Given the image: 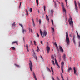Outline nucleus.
<instances>
[{"label": "nucleus", "mask_w": 80, "mask_h": 80, "mask_svg": "<svg viewBox=\"0 0 80 80\" xmlns=\"http://www.w3.org/2000/svg\"><path fill=\"white\" fill-rule=\"evenodd\" d=\"M74 5L75 7V9L76 12H78V6H77V2L76 1H74Z\"/></svg>", "instance_id": "20e7f679"}, {"label": "nucleus", "mask_w": 80, "mask_h": 80, "mask_svg": "<svg viewBox=\"0 0 80 80\" xmlns=\"http://www.w3.org/2000/svg\"><path fill=\"white\" fill-rule=\"evenodd\" d=\"M54 45H55V46H56V49H57V50L58 51V52H59V49H58V46H57V43L56 42L54 43Z\"/></svg>", "instance_id": "9d476101"}, {"label": "nucleus", "mask_w": 80, "mask_h": 80, "mask_svg": "<svg viewBox=\"0 0 80 80\" xmlns=\"http://www.w3.org/2000/svg\"><path fill=\"white\" fill-rule=\"evenodd\" d=\"M26 15H28V12H26Z\"/></svg>", "instance_id": "5fc2aeb1"}, {"label": "nucleus", "mask_w": 80, "mask_h": 80, "mask_svg": "<svg viewBox=\"0 0 80 80\" xmlns=\"http://www.w3.org/2000/svg\"><path fill=\"white\" fill-rule=\"evenodd\" d=\"M52 73H54L53 71H52Z\"/></svg>", "instance_id": "680f3d73"}, {"label": "nucleus", "mask_w": 80, "mask_h": 80, "mask_svg": "<svg viewBox=\"0 0 80 80\" xmlns=\"http://www.w3.org/2000/svg\"><path fill=\"white\" fill-rule=\"evenodd\" d=\"M32 75L34 77V78H35V80H37V77H36V76L35 75V72H33V73Z\"/></svg>", "instance_id": "9b49d317"}, {"label": "nucleus", "mask_w": 80, "mask_h": 80, "mask_svg": "<svg viewBox=\"0 0 80 80\" xmlns=\"http://www.w3.org/2000/svg\"><path fill=\"white\" fill-rule=\"evenodd\" d=\"M61 7L62 8V9L63 12L64 13L65 15H66V10L65 8V7L64 6V5L62 2H61Z\"/></svg>", "instance_id": "7ed1b4c3"}, {"label": "nucleus", "mask_w": 80, "mask_h": 80, "mask_svg": "<svg viewBox=\"0 0 80 80\" xmlns=\"http://www.w3.org/2000/svg\"><path fill=\"white\" fill-rule=\"evenodd\" d=\"M41 58H42V60H43V57L42 56H41Z\"/></svg>", "instance_id": "de8ad7c7"}, {"label": "nucleus", "mask_w": 80, "mask_h": 80, "mask_svg": "<svg viewBox=\"0 0 80 80\" xmlns=\"http://www.w3.org/2000/svg\"><path fill=\"white\" fill-rule=\"evenodd\" d=\"M12 26V27H15V22H13Z\"/></svg>", "instance_id": "a878e982"}, {"label": "nucleus", "mask_w": 80, "mask_h": 80, "mask_svg": "<svg viewBox=\"0 0 80 80\" xmlns=\"http://www.w3.org/2000/svg\"><path fill=\"white\" fill-rule=\"evenodd\" d=\"M21 5H22V2H21L20 3V6H21Z\"/></svg>", "instance_id": "864d4df0"}, {"label": "nucleus", "mask_w": 80, "mask_h": 80, "mask_svg": "<svg viewBox=\"0 0 80 80\" xmlns=\"http://www.w3.org/2000/svg\"><path fill=\"white\" fill-rule=\"evenodd\" d=\"M19 25L22 28H23V25H22L21 24H19Z\"/></svg>", "instance_id": "e433bc0d"}, {"label": "nucleus", "mask_w": 80, "mask_h": 80, "mask_svg": "<svg viewBox=\"0 0 80 80\" xmlns=\"http://www.w3.org/2000/svg\"><path fill=\"white\" fill-rule=\"evenodd\" d=\"M61 68V70L62 72L63 73V68Z\"/></svg>", "instance_id": "72a5a7b5"}, {"label": "nucleus", "mask_w": 80, "mask_h": 80, "mask_svg": "<svg viewBox=\"0 0 80 80\" xmlns=\"http://www.w3.org/2000/svg\"><path fill=\"white\" fill-rule=\"evenodd\" d=\"M66 42H67V45H68L70 43V40L68 38V32H66Z\"/></svg>", "instance_id": "f257e3e1"}, {"label": "nucleus", "mask_w": 80, "mask_h": 80, "mask_svg": "<svg viewBox=\"0 0 80 80\" xmlns=\"http://www.w3.org/2000/svg\"><path fill=\"white\" fill-rule=\"evenodd\" d=\"M32 25H33V27H35V22H34V20H33V18L32 19Z\"/></svg>", "instance_id": "2eb2a0df"}, {"label": "nucleus", "mask_w": 80, "mask_h": 80, "mask_svg": "<svg viewBox=\"0 0 80 80\" xmlns=\"http://www.w3.org/2000/svg\"><path fill=\"white\" fill-rule=\"evenodd\" d=\"M15 66H16V67H20V66H19V65H17L16 64H15Z\"/></svg>", "instance_id": "7c9ffc66"}, {"label": "nucleus", "mask_w": 80, "mask_h": 80, "mask_svg": "<svg viewBox=\"0 0 80 80\" xmlns=\"http://www.w3.org/2000/svg\"><path fill=\"white\" fill-rule=\"evenodd\" d=\"M53 9H52V10H51V12L52 13H53Z\"/></svg>", "instance_id": "8fccbe9b"}, {"label": "nucleus", "mask_w": 80, "mask_h": 80, "mask_svg": "<svg viewBox=\"0 0 80 80\" xmlns=\"http://www.w3.org/2000/svg\"><path fill=\"white\" fill-rule=\"evenodd\" d=\"M51 22H52V25H53V19H51Z\"/></svg>", "instance_id": "4c0bfd02"}, {"label": "nucleus", "mask_w": 80, "mask_h": 80, "mask_svg": "<svg viewBox=\"0 0 80 80\" xmlns=\"http://www.w3.org/2000/svg\"><path fill=\"white\" fill-rule=\"evenodd\" d=\"M38 13H40V11H38Z\"/></svg>", "instance_id": "0e129e2a"}, {"label": "nucleus", "mask_w": 80, "mask_h": 80, "mask_svg": "<svg viewBox=\"0 0 80 80\" xmlns=\"http://www.w3.org/2000/svg\"><path fill=\"white\" fill-rule=\"evenodd\" d=\"M15 43H16V45H18V42H17V41H14V42H13L12 43V45H13V44H14Z\"/></svg>", "instance_id": "dca6fc26"}, {"label": "nucleus", "mask_w": 80, "mask_h": 80, "mask_svg": "<svg viewBox=\"0 0 80 80\" xmlns=\"http://www.w3.org/2000/svg\"><path fill=\"white\" fill-rule=\"evenodd\" d=\"M36 51H37V52H38V49H37V50H36Z\"/></svg>", "instance_id": "052dcab7"}, {"label": "nucleus", "mask_w": 80, "mask_h": 80, "mask_svg": "<svg viewBox=\"0 0 80 80\" xmlns=\"http://www.w3.org/2000/svg\"><path fill=\"white\" fill-rule=\"evenodd\" d=\"M37 48L39 50H40V49H39V48H38V47H37Z\"/></svg>", "instance_id": "4d7b16f0"}, {"label": "nucleus", "mask_w": 80, "mask_h": 80, "mask_svg": "<svg viewBox=\"0 0 80 80\" xmlns=\"http://www.w3.org/2000/svg\"><path fill=\"white\" fill-rule=\"evenodd\" d=\"M46 18L47 20H48V22H49V18H48V16H47V15H46Z\"/></svg>", "instance_id": "6ab92c4d"}, {"label": "nucleus", "mask_w": 80, "mask_h": 80, "mask_svg": "<svg viewBox=\"0 0 80 80\" xmlns=\"http://www.w3.org/2000/svg\"><path fill=\"white\" fill-rule=\"evenodd\" d=\"M52 65H55V62H54V61L52 60Z\"/></svg>", "instance_id": "cd10ccee"}, {"label": "nucleus", "mask_w": 80, "mask_h": 80, "mask_svg": "<svg viewBox=\"0 0 80 80\" xmlns=\"http://www.w3.org/2000/svg\"><path fill=\"white\" fill-rule=\"evenodd\" d=\"M52 80H55V79H54V78L53 77V76L52 77Z\"/></svg>", "instance_id": "49530a36"}, {"label": "nucleus", "mask_w": 80, "mask_h": 80, "mask_svg": "<svg viewBox=\"0 0 80 80\" xmlns=\"http://www.w3.org/2000/svg\"><path fill=\"white\" fill-rule=\"evenodd\" d=\"M52 28L53 32H55V29H54V28H52Z\"/></svg>", "instance_id": "473e14b6"}, {"label": "nucleus", "mask_w": 80, "mask_h": 80, "mask_svg": "<svg viewBox=\"0 0 80 80\" xmlns=\"http://www.w3.org/2000/svg\"><path fill=\"white\" fill-rule=\"evenodd\" d=\"M42 34L43 36H45L46 37V35H47V32L45 30H44L43 32H42Z\"/></svg>", "instance_id": "6e6552de"}, {"label": "nucleus", "mask_w": 80, "mask_h": 80, "mask_svg": "<svg viewBox=\"0 0 80 80\" xmlns=\"http://www.w3.org/2000/svg\"><path fill=\"white\" fill-rule=\"evenodd\" d=\"M63 59L65 61L66 60V55L65 54H64L63 56Z\"/></svg>", "instance_id": "ddd939ff"}, {"label": "nucleus", "mask_w": 80, "mask_h": 80, "mask_svg": "<svg viewBox=\"0 0 80 80\" xmlns=\"http://www.w3.org/2000/svg\"><path fill=\"white\" fill-rule=\"evenodd\" d=\"M75 36H73V38L72 40L73 41V42L74 45H76V43H75Z\"/></svg>", "instance_id": "4468645a"}, {"label": "nucleus", "mask_w": 80, "mask_h": 80, "mask_svg": "<svg viewBox=\"0 0 80 80\" xmlns=\"http://www.w3.org/2000/svg\"><path fill=\"white\" fill-rule=\"evenodd\" d=\"M40 43H41V44L42 45H43V42H42V41H41V42H40Z\"/></svg>", "instance_id": "09e8293b"}, {"label": "nucleus", "mask_w": 80, "mask_h": 80, "mask_svg": "<svg viewBox=\"0 0 80 80\" xmlns=\"http://www.w3.org/2000/svg\"><path fill=\"white\" fill-rule=\"evenodd\" d=\"M59 48L60 50V51H61V52H63V48H62V47L60 46H59Z\"/></svg>", "instance_id": "f8f14e48"}, {"label": "nucleus", "mask_w": 80, "mask_h": 80, "mask_svg": "<svg viewBox=\"0 0 80 80\" xmlns=\"http://www.w3.org/2000/svg\"><path fill=\"white\" fill-rule=\"evenodd\" d=\"M55 64H56V65H57V66L59 68H60V66L58 65V62H57V61L56 58L55 59Z\"/></svg>", "instance_id": "1a4fd4ad"}, {"label": "nucleus", "mask_w": 80, "mask_h": 80, "mask_svg": "<svg viewBox=\"0 0 80 80\" xmlns=\"http://www.w3.org/2000/svg\"><path fill=\"white\" fill-rule=\"evenodd\" d=\"M51 58L53 59V60H54V57L53 56H51Z\"/></svg>", "instance_id": "79ce46f5"}, {"label": "nucleus", "mask_w": 80, "mask_h": 80, "mask_svg": "<svg viewBox=\"0 0 80 80\" xmlns=\"http://www.w3.org/2000/svg\"><path fill=\"white\" fill-rule=\"evenodd\" d=\"M36 3L37 4V5H38V0H36Z\"/></svg>", "instance_id": "c756f323"}, {"label": "nucleus", "mask_w": 80, "mask_h": 80, "mask_svg": "<svg viewBox=\"0 0 80 80\" xmlns=\"http://www.w3.org/2000/svg\"><path fill=\"white\" fill-rule=\"evenodd\" d=\"M30 43L31 44H32V41H30Z\"/></svg>", "instance_id": "13d9d810"}, {"label": "nucleus", "mask_w": 80, "mask_h": 80, "mask_svg": "<svg viewBox=\"0 0 80 80\" xmlns=\"http://www.w3.org/2000/svg\"><path fill=\"white\" fill-rule=\"evenodd\" d=\"M68 72H69L70 71V70H72V68L71 67H69L68 68Z\"/></svg>", "instance_id": "412c9836"}, {"label": "nucleus", "mask_w": 80, "mask_h": 80, "mask_svg": "<svg viewBox=\"0 0 80 80\" xmlns=\"http://www.w3.org/2000/svg\"><path fill=\"white\" fill-rule=\"evenodd\" d=\"M29 68L31 71H33L32 69L33 68V65H32V62L30 60V63L29 64Z\"/></svg>", "instance_id": "39448f33"}, {"label": "nucleus", "mask_w": 80, "mask_h": 80, "mask_svg": "<svg viewBox=\"0 0 80 80\" xmlns=\"http://www.w3.org/2000/svg\"><path fill=\"white\" fill-rule=\"evenodd\" d=\"M73 70L74 74L75 75L76 74L77 76L78 75V74L77 73V71L75 69V67H73Z\"/></svg>", "instance_id": "0eeeda50"}, {"label": "nucleus", "mask_w": 80, "mask_h": 80, "mask_svg": "<svg viewBox=\"0 0 80 80\" xmlns=\"http://www.w3.org/2000/svg\"><path fill=\"white\" fill-rule=\"evenodd\" d=\"M66 5H68V2H67V0H65Z\"/></svg>", "instance_id": "ea45409f"}, {"label": "nucleus", "mask_w": 80, "mask_h": 80, "mask_svg": "<svg viewBox=\"0 0 80 80\" xmlns=\"http://www.w3.org/2000/svg\"><path fill=\"white\" fill-rule=\"evenodd\" d=\"M77 32H78L77 31H76V33H77Z\"/></svg>", "instance_id": "774afa93"}, {"label": "nucleus", "mask_w": 80, "mask_h": 80, "mask_svg": "<svg viewBox=\"0 0 80 80\" xmlns=\"http://www.w3.org/2000/svg\"><path fill=\"white\" fill-rule=\"evenodd\" d=\"M11 48H12V49L13 50H15V48H14V47H12Z\"/></svg>", "instance_id": "f704fd0d"}, {"label": "nucleus", "mask_w": 80, "mask_h": 80, "mask_svg": "<svg viewBox=\"0 0 80 80\" xmlns=\"http://www.w3.org/2000/svg\"><path fill=\"white\" fill-rule=\"evenodd\" d=\"M23 41H25V38H23Z\"/></svg>", "instance_id": "6e6d98bb"}, {"label": "nucleus", "mask_w": 80, "mask_h": 80, "mask_svg": "<svg viewBox=\"0 0 80 80\" xmlns=\"http://www.w3.org/2000/svg\"><path fill=\"white\" fill-rule=\"evenodd\" d=\"M51 70H52V72H53V68H52V67H51Z\"/></svg>", "instance_id": "a18cd8bd"}, {"label": "nucleus", "mask_w": 80, "mask_h": 80, "mask_svg": "<svg viewBox=\"0 0 80 80\" xmlns=\"http://www.w3.org/2000/svg\"><path fill=\"white\" fill-rule=\"evenodd\" d=\"M52 74L53 75H54L53 73H52Z\"/></svg>", "instance_id": "69168bd1"}, {"label": "nucleus", "mask_w": 80, "mask_h": 80, "mask_svg": "<svg viewBox=\"0 0 80 80\" xmlns=\"http://www.w3.org/2000/svg\"><path fill=\"white\" fill-rule=\"evenodd\" d=\"M29 30L30 32H31V33H33V31H32V29H30V28H29Z\"/></svg>", "instance_id": "4be33fe9"}, {"label": "nucleus", "mask_w": 80, "mask_h": 80, "mask_svg": "<svg viewBox=\"0 0 80 80\" xmlns=\"http://www.w3.org/2000/svg\"><path fill=\"white\" fill-rule=\"evenodd\" d=\"M26 46V48L27 51H28V52H29V50H28V45L27 44Z\"/></svg>", "instance_id": "f3484780"}, {"label": "nucleus", "mask_w": 80, "mask_h": 80, "mask_svg": "<svg viewBox=\"0 0 80 80\" xmlns=\"http://www.w3.org/2000/svg\"><path fill=\"white\" fill-rule=\"evenodd\" d=\"M61 77L62 78V80H64V79H63V75H62V73H61Z\"/></svg>", "instance_id": "393cba45"}, {"label": "nucleus", "mask_w": 80, "mask_h": 80, "mask_svg": "<svg viewBox=\"0 0 80 80\" xmlns=\"http://www.w3.org/2000/svg\"><path fill=\"white\" fill-rule=\"evenodd\" d=\"M34 58H35L36 60H37V57L36 56H35V57H34Z\"/></svg>", "instance_id": "c03bdc74"}, {"label": "nucleus", "mask_w": 80, "mask_h": 80, "mask_svg": "<svg viewBox=\"0 0 80 80\" xmlns=\"http://www.w3.org/2000/svg\"><path fill=\"white\" fill-rule=\"evenodd\" d=\"M50 50V48L48 46H47L46 47V51L47 52V53H49Z\"/></svg>", "instance_id": "423d86ee"}, {"label": "nucleus", "mask_w": 80, "mask_h": 80, "mask_svg": "<svg viewBox=\"0 0 80 80\" xmlns=\"http://www.w3.org/2000/svg\"><path fill=\"white\" fill-rule=\"evenodd\" d=\"M78 38L79 40L80 39V36L79 35H78Z\"/></svg>", "instance_id": "58836bf2"}, {"label": "nucleus", "mask_w": 80, "mask_h": 80, "mask_svg": "<svg viewBox=\"0 0 80 80\" xmlns=\"http://www.w3.org/2000/svg\"><path fill=\"white\" fill-rule=\"evenodd\" d=\"M77 34L78 36V32H77Z\"/></svg>", "instance_id": "bf43d9fd"}, {"label": "nucleus", "mask_w": 80, "mask_h": 80, "mask_svg": "<svg viewBox=\"0 0 80 80\" xmlns=\"http://www.w3.org/2000/svg\"><path fill=\"white\" fill-rule=\"evenodd\" d=\"M34 43L35 45H37V42L35 41H34Z\"/></svg>", "instance_id": "2f4dec72"}, {"label": "nucleus", "mask_w": 80, "mask_h": 80, "mask_svg": "<svg viewBox=\"0 0 80 80\" xmlns=\"http://www.w3.org/2000/svg\"><path fill=\"white\" fill-rule=\"evenodd\" d=\"M46 68L48 71V72H51V70H50V69H49V68H48V67H46Z\"/></svg>", "instance_id": "aec40b11"}, {"label": "nucleus", "mask_w": 80, "mask_h": 80, "mask_svg": "<svg viewBox=\"0 0 80 80\" xmlns=\"http://www.w3.org/2000/svg\"><path fill=\"white\" fill-rule=\"evenodd\" d=\"M69 25H70L72 26V30H73V21L72 19V18H69Z\"/></svg>", "instance_id": "f03ea898"}, {"label": "nucleus", "mask_w": 80, "mask_h": 80, "mask_svg": "<svg viewBox=\"0 0 80 80\" xmlns=\"http://www.w3.org/2000/svg\"><path fill=\"white\" fill-rule=\"evenodd\" d=\"M55 7H57V4L56 3L55 4Z\"/></svg>", "instance_id": "3c124183"}, {"label": "nucleus", "mask_w": 80, "mask_h": 80, "mask_svg": "<svg viewBox=\"0 0 80 80\" xmlns=\"http://www.w3.org/2000/svg\"><path fill=\"white\" fill-rule=\"evenodd\" d=\"M66 6H67V7H68V6H67V4H66Z\"/></svg>", "instance_id": "e2e57ef3"}, {"label": "nucleus", "mask_w": 80, "mask_h": 80, "mask_svg": "<svg viewBox=\"0 0 80 80\" xmlns=\"http://www.w3.org/2000/svg\"><path fill=\"white\" fill-rule=\"evenodd\" d=\"M78 5L80 9V3L79 2H78Z\"/></svg>", "instance_id": "a19ab883"}, {"label": "nucleus", "mask_w": 80, "mask_h": 80, "mask_svg": "<svg viewBox=\"0 0 80 80\" xmlns=\"http://www.w3.org/2000/svg\"><path fill=\"white\" fill-rule=\"evenodd\" d=\"M37 37H38V38H39V35L38 33H37Z\"/></svg>", "instance_id": "37998d69"}, {"label": "nucleus", "mask_w": 80, "mask_h": 80, "mask_svg": "<svg viewBox=\"0 0 80 80\" xmlns=\"http://www.w3.org/2000/svg\"><path fill=\"white\" fill-rule=\"evenodd\" d=\"M32 8H30L29 9V11L30 12H32Z\"/></svg>", "instance_id": "c85d7f7f"}, {"label": "nucleus", "mask_w": 80, "mask_h": 80, "mask_svg": "<svg viewBox=\"0 0 80 80\" xmlns=\"http://www.w3.org/2000/svg\"><path fill=\"white\" fill-rule=\"evenodd\" d=\"M39 25H40V24H41V23H42V21L41 20V19H39Z\"/></svg>", "instance_id": "bb28decb"}, {"label": "nucleus", "mask_w": 80, "mask_h": 80, "mask_svg": "<svg viewBox=\"0 0 80 80\" xmlns=\"http://www.w3.org/2000/svg\"><path fill=\"white\" fill-rule=\"evenodd\" d=\"M43 7H44V11H45V8H46V7L45 6H44Z\"/></svg>", "instance_id": "c9c22d12"}, {"label": "nucleus", "mask_w": 80, "mask_h": 80, "mask_svg": "<svg viewBox=\"0 0 80 80\" xmlns=\"http://www.w3.org/2000/svg\"><path fill=\"white\" fill-rule=\"evenodd\" d=\"M26 13H28V10L27 9L26 10Z\"/></svg>", "instance_id": "603ef678"}, {"label": "nucleus", "mask_w": 80, "mask_h": 80, "mask_svg": "<svg viewBox=\"0 0 80 80\" xmlns=\"http://www.w3.org/2000/svg\"><path fill=\"white\" fill-rule=\"evenodd\" d=\"M37 21H38V19H37Z\"/></svg>", "instance_id": "338daca9"}, {"label": "nucleus", "mask_w": 80, "mask_h": 80, "mask_svg": "<svg viewBox=\"0 0 80 80\" xmlns=\"http://www.w3.org/2000/svg\"><path fill=\"white\" fill-rule=\"evenodd\" d=\"M26 32V31L23 29V28H22V33L23 34L25 33V32Z\"/></svg>", "instance_id": "5701e85b"}, {"label": "nucleus", "mask_w": 80, "mask_h": 80, "mask_svg": "<svg viewBox=\"0 0 80 80\" xmlns=\"http://www.w3.org/2000/svg\"><path fill=\"white\" fill-rule=\"evenodd\" d=\"M64 65V62H61V68H63V66Z\"/></svg>", "instance_id": "a211bd4d"}, {"label": "nucleus", "mask_w": 80, "mask_h": 80, "mask_svg": "<svg viewBox=\"0 0 80 80\" xmlns=\"http://www.w3.org/2000/svg\"><path fill=\"white\" fill-rule=\"evenodd\" d=\"M40 32L41 35L42 37H43V35H42V30H41L40 29Z\"/></svg>", "instance_id": "b1692460"}]
</instances>
